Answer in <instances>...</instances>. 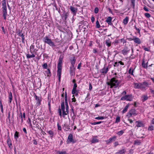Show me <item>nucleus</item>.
Listing matches in <instances>:
<instances>
[{
  "mask_svg": "<svg viewBox=\"0 0 154 154\" xmlns=\"http://www.w3.org/2000/svg\"><path fill=\"white\" fill-rule=\"evenodd\" d=\"M124 131L121 130L117 133V134L119 136H121L124 133Z\"/></svg>",
  "mask_w": 154,
  "mask_h": 154,
  "instance_id": "obj_44",
  "label": "nucleus"
},
{
  "mask_svg": "<svg viewBox=\"0 0 154 154\" xmlns=\"http://www.w3.org/2000/svg\"><path fill=\"white\" fill-rule=\"evenodd\" d=\"M2 6L3 17L4 19L5 20H6V19L7 12L5 0H3L2 1Z\"/></svg>",
  "mask_w": 154,
  "mask_h": 154,
  "instance_id": "obj_3",
  "label": "nucleus"
},
{
  "mask_svg": "<svg viewBox=\"0 0 154 154\" xmlns=\"http://www.w3.org/2000/svg\"><path fill=\"white\" fill-rule=\"evenodd\" d=\"M135 0H131V6L133 9H134Z\"/></svg>",
  "mask_w": 154,
  "mask_h": 154,
  "instance_id": "obj_36",
  "label": "nucleus"
},
{
  "mask_svg": "<svg viewBox=\"0 0 154 154\" xmlns=\"http://www.w3.org/2000/svg\"><path fill=\"white\" fill-rule=\"evenodd\" d=\"M129 106V104L125 106V107L124 108L123 111H122V113H125L127 112Z\"/></svg>",
  "mask_w": 154,
  "mask_h": 154,
  "instance_id": "obj_24",
  "label": "nucleus"
},
{
  "mask_svg": "<svg viewBox=\"0 0 154 154\" xmlns=\"http://www.w3.org/2000/svg\"><path fill=\"white\" fill-rule=\"evenodd\" d=\"M47 133L50 135L51 137L52 138L54 135V132L51 130L48 131Z\"/></svg>",
  "mask_w": 154,
  "mask_h": 154,
  "instance_id": "obj_23",
  "label": "nucleus"
},
{
  "mask_svg": "<svg viewBox=\"0 0 154 154\" xmlns=\"http://www.w3.org/2000/svg\"><path fill=\"white\" fill-rule=\"evenodd\" d=\"M63 128L64 130L67 131L70 129V126L69 125H67L66 124H65L63 125Z\"/></svg>",
  "mask_w": 154,
  "mask_h": 154,
  "instance_id": "obj_22",
  "label": "nucleus"
},
{
  "mask_svg": "<svg viewBox=\"0 0 154 154\" xmlns=\"http://www.w3.org/2000/svg\"><path fill=\"white\" fill-rule=\"evenodd\" d=\"M71 142L72 143H73L75 142L74 140L72 135V134H70L69 135L67 140V143H70Z\"/></svg>",
  "mask_w": 154,
  "mask_h": 154,
  "instance_id": "obj_7",
  "label": "nucleus"
},
{
  "mask_svg": "<svg viewBox=\"0 0 154 154\" xmlns=\"http://www.w3.org/2000/svg\"><path fill=\"white\" fill-rule=\"evenodd\" d=\"M118 78V76L117 75H115L113 78L111 79L109 82H107V85H110V88H112L113 87H114V88H116L119 87H120L121 86L120 85H119L120 82L116 79Z\"/></svg>",
  "mask_w": 154,
  "mask_h": 154,
  "instance_id": "obj_1",
  "label": "nucleus"
},
{
  "mask_svg": "<svg viewBox=\"0 0 154 154\" xmlns=\"http://www.w3.org/2000/svg\"><path fill=\"white\" fill-rule=\"evenodd\" d=\"M7 143L8 145L9 146V147L10 148V146L12 145V143H11V140L9 137L8 139Z\"/></svg>",
  "mask_w": 154,
  "mask_h": 154,
  "instance_id": "obj_35",
  "label": "nucleus"
},
{
  "mask_svg": "<svg viewBox=\"0 0 154 154\" xmlns=\"http://www.w3.org/2000/svg\"><path fill=\"white\" fill-rule=\"evenodd\" d=\"M132 114H131V113L129 111L127 113V116L128 118H130L132 116Z\"/></svg>",
  "mask_w": 154,
  "mask_h": 154,
  "instance_id": "obj_53",
  "label": "nucleus"
},
{
  "mask_svg": "<svg viewBox=\"0 0 154 154\" xmlns=\"http://www.w3.org/2000/svg\"><path fill=\"white\" fill-rule=\"evenodd\" d=\"M34 45H32L30 47V51L34 50Z\"/></svg>",
  "mask_w": 154,
  "mask_h": 154,
  "instance_id": "obj_51",
  "label": "nucleus"
},
{
  "mask_svg": "<svg viewBox=\"0 0 154 154\" xmlns=\"http://www.w3.org/2000/svg\"><path fill=\"white\" fill-rule=\"evenodd\" d=\"M79 23L81 25H86L88 23V22L86 21H84V20H83L79 22Z\"/></svg>",
  "mask_w": 154,
  "mask_h": 154,
  "instance_id": "obj_38",
  "label": "nucleus"
},
{
  "mask_svg": "<svg viewBox=\"0 0 154 154\" xmlns=\"http://www.w3.org/2000/svg\"><path fill=\"white\" fill-rule=\"evenodd\" d=\"M116 136H113L112 137L110 138L109 139L107 140L106 141V143L108 144L112 141H114L116 140Z\"/></svg>",
  "mask_w": 154,
  "mask_h": 154,
  "instance_id": "obj_11",
  "label": "nucleus"
},
{
  "mask_svg": "<svg viewBox=\"0 0 154 154\" xmlns=\"http://www.w3.org/2000/svg\"><path fill=\"white\" fill-rule=\"evenodd\" d=\"M136 126L137 127H143L144 126V125L143 122L140 121H137L136 122Z\"/></svg>",
  "mask_w": 154,
  "mask_h": 154,
  "instance_id": "obj_10",
  "label": "nucleus"
},
{
  "mask_svg": "<svg viewBox=\"0 0 154 154\" xmlns=\"http://www.w3.org/2000/svg\"><path fill=\"white\" fill-rule=\"evenodd\" d=\"M76 61V58L75 57H71L70 58V62L71 64V66H74L75 64Z\"/></svg>",
  "mask_w": 154,
  "mask_h": 154,
  "instance_id": "obj_13",
  "label": "nucleus"
},
{
  "mask_svg": "<svg viewBox=\"0 0 154 154\" xmlns=\"http://www.w3.org/2000/svg\"><path fill=\"white\" fill-rule=\"evenodd\" d=\"M70 9L71 11L73 14L75 16L77 11V9L71 6L70 7Z\"/></svg>",
  "mask_w": 154,
  "mask_h": 154,
  "instance_id": "obj_12",
  "label": "nucleus"
},
{
  "mask_svg": "<svg viewBox=\"0 0 154 154\" xmlns=\"http://www.w3.org/2000/svg\"><path fill=\"white\" fill-rule=\"evenodd\" d=\"M42 67L44 69H46L48 65L47 63H44L42 66Z\"/></svg>",
  "mask_w": 154,
  "mask_h": 154,
  "instance_id": "obj_50",
  "label": "nucleus"
},
{
  "mask_svg": "<svg viewBox=\"0 0 154 154\" xmlns=\"http://www.w3.org/2000/svg\"><path fill=\"white\" fill-rule=\"evenodd\" d=\"M35 100L37 101V104L38 105H40L41 104V98H40L39 97L37 96L36 95H35L34 96Z\"/></svg>",
  "mask_w": 154,
  "mask_h": 154,
  "instance_id": "obj_15",
  "label": "nucleus"
},
{
  "mask_svg": "<svg viewBox=\"0 0 154 154\" xmlns=\"http://www.w3.org/2000/svg\"><path fill=\"white\" fill-rule=\"evenodd\" d=\"M133 97L131 94L126 95L122 96L120 99L121 100H126L127 101H131L132 100Z\"/></svg>",
  "mask_w": 154,
  "mask_h": 154,
  "instance_id": "obj_5",
  "label": "nucleus"
},
{
  "mask_svg": "<svg viewBox=\"0 0 154 154\" xmlns=\"http://www.w3.org/2000/svg\"><path fill=\"white\" fill-rule=\"evenodd\" d=\"M144 15L146 16V17L147 18H149L151 16L150 14L148 13H145L144 14Z\"/></svg>",
  "mask_w": 154,
  "mask_h": 154,
  "instance_id": "obj_49",
  "label": "nucleus"
},
{
  "mask_svg": "<svg viewBox=\"0 0 154 154\" xmlns=\"http://www.w3.org/2000/svg\"><path fill=\"white\" fill-rule=\"evenodd\" d=\"M75 69L74 66H71L70 67L69 72L71 76L75 75Z\"/></svg>",
  "mask_w": 154,
  "mask_h": 154,
  "instance_id": "obj_8",
  "label": "nucleus"
},
{
  "mask_svg": "<svg viewBox=\"0 0 154 154\" xmlns=\"http://www.w3.org/2000/svg\"><path fill=\"white\" fill-rule=\"evenodd\" d=\"M26 57L27 59L30 58L35 57V56L34 54H26Z\"/></svg>",
  "mask_w": 154,
  "mask_h": 154,
  "instance_id": "obj_25",
  "label": "nucleus"
},
{
  "mask_svg": "<svg viewBox=\"0 0 154 154\" xmlns=\"http://www.w3.org/2000/svg\"><path fill=\"white\" fill-rule=\"evenodd\" d=\"M148 82L146 81L143 82L142 83H140V89H144L146 87H147L148 85Z\"/></svg>",
  "mask_w": 154,
  "mask_h": 154,
  "instance_id": "obj_9",
  "label": "nucleus"
},
{
  "mask_svg": "<svg viewBox=\"0 0 154 154\" xmlns=\"http://www.w3.org/2000/svg\"><path fill=\"white\" fill-rule=\"evenodd\" d=\"M99 11V9L98 8L96 7L94 9V12L95 14H97Z\"/></svg>",
  "mask_w": 154,
  "mask_h": 154,
  "instance_id": "obj_54",
  "label": "nucleus"
},
{
  "mask_svg": "<svg viewBox=\"0 0 154 154\" xmlns=\"http://www.w3.org/2000/svg\"><path fill=\"white\" fill-rule=\"evenodd\" d=\"M95 119L98 120H102L104 119V117L103 116H98L95 118Z\"/></svg>",
  "mask_w": 154,
  "mask_h": 154,
  "instance_id": "obj_46",
  "label": "nucleus"
},
{
  "mask_svg": "<svg viewBox=\"0 0 154 154\" xmlns=\"http://www.w3.org/2000/svg\"><path fill=\"white\" fill-rule=\"evenodd\" d=\"M98 51V50L97 49L94 48L93 50V52L94 53L96 54L97 53Z\"/></svg>",
  "mask_w": 154,
  "mask_h": 154,
  "instance_id": "obj_56",
  "label": "nucleus"
},
{
  "mask_svg": "<svg viewBox=\"0 0 154 154\" xmlns=\"http://www.w3.org/2000/svg\"><path fill=\"white\" fill-rule=\"evenodd\" d=\"M148 62L146 63H145L144 59H143L142 61V66L144 68L146 69L148 67Z\"/></svg>",
  "mask_w": 154,
  "mask_h": 154,
  "instance_id": "obj_17",
  "label": "nucleus"
},
{
  "mask_svg": "<svg viewBox=\"0 0 154 154\" xmlns=\"http://www.w3.org/2000/svg\"><path fill=\"white\" fill-rule=\"evenodd\" d=\"M71 109L70 110V112H71V114H72V113L73 114V115H72V116H73L74 115V109H73V107H72V106H71ZM72 116V114H71V116Z\"/></svg>",
  "mask_w": 154,
  "mask_h": 154,
  "instance_id": "obj_42",
  "label": "nucleus"
},
{
  "mask_svg": "<svg viewBox=\"0 0 154 154\" xmlns=\"http://www.w3.org/2000/svg\"><path fill=\"white\" fill-rule=\"evenodd\" d=\"M103 122V121H102V122L100 121V122H93V123L90 122V123L91 125H95L96 124H100Z\"/></svg>",
  "mask_w": 154,
  "mask_h": 154,
  "instance_id": "obj_39",
  "label": "nucleus"
},
{
  "mask_svg": "<svg viewBox=\"0 0 154 154\" xmlns=\"http://www.w3.org/2000/svg\"><path fill=\"white\" fill-rule=\"evenodd\" d=\"M58 111L59 112V116L61 117L62 116L61 109L60 108H59L58 110Z\"/></svg>",
  "mask_w": 154,
  "mask_h": 154,
  "instance_id": "obj_55",
  "label": "nucleus"
},
{
  "mask_svg": "<svg viewBox=\"0 0 154 154\" xmlns=\"http://www.w3.org/2000/svg\"><path fill=\"white\" fill-rule=\"evenodd\" d=\"M63 59V58H62L61 57H59L57 64V75L58 77V80L59 82H60V81Z\"/></svg>",
  "mask_w": 154,
  "mask_h": 154,
  "instance_id": "obj_2",
  "label": "nucleus"
},
{
  "mask_svg": "<svg viewBox=\"0 0 154 154\" xmlns=\"http://www.w3.org/2000/svg\"><path fill=\"white\" fill-rule=\"evenodd\" d=\"M12 94L11 92H10L9 94V103H11V102L12 100Z\"/></svg>",
  "mask_w": 154,
  "mask_h": 154,
  "instance_id": "obj_26",
  "label": "nucleus"
},
{
  "mask_svg": "<svg viewBox=\"0 0 154 154\" xmlns=\"http://www.w3.org/2000/svg\"><path fill=\"white\" fill-rule=\"evenodd\" d=\"M130 51V49H128L127 47H125L122 50V53L124 55H126Z\"/></svg>",
  "mask_w": 154,
  "mask_h": 154,
  "instance_id": "obj_16",
  "label": "nucleus"
},
{
  "mask_svg": "<svg viewBox=\"0 0 154 154\" xmlns=\"http://www.w3.org/2000/svg\"><path fill=\"white\" fill-rule=\"evenodd\" d=\"M120 120V118L119 116H117L116 119V123L119 122Z\"/></svg>",
  "mask_w": 154,
  "mask_h": 154,
  "instance_id": "obj_52",
  "label": "nucleus"
},
{
  "mask_svg": "<svg viewBox=\"0 0 154 154\" xmlns=\"http://www.w3.org/2000/svg\"><path fill=\"white\" fill-rule=\"evenodd\" d=\"M126 94V92L125 91H123L121 94L122 95H124V96Z\"/></svg>",
  "mask_w": 154,
  "mask_h": 154,
  "instance_id": "obj_64",
  "label": "nucleus"
},
{
  "mask_svg": "<svg viewBox=\"0 0 154 154\" xmlns=\"http://www.w3.org/2000/svg\"><path fill=\"white\" fill-rule=\"evenodd\" d=\"M100 26L99 24V23L98 20H97L96 22V27L97 28H100Z\"/></svg>",
  "mask_w": 154,
  "mask_h": 154,
  "instance_id": "obj_41",
  "label": "nucleus"
},
{
  "mask_svg": "<svg viewBox=\"0 0 154 154\" xmlns=\"http://www.w3.org/2000/svg\"><path fill=\"white\" fill-rule=\"evenodd\" d=\"M17 33V35H18L19 36L21 37V38L24 36V35L22 33V30H20V29H18Z\"/></svg>",
  "mask_w": 154,
  "mask_h": 154,
  "instance_id": "obj_20",
  "label": "nucleus"
},
{
  "mask_svg": "<svg viewBox=\"0 0 154 154\" xmlns=\"http://www.w3.org/2000/svg\"><path fill=\"white\" fill-rule=\"evenodd\" d=\"M68 114H67V112H66V111H62V116L63 118H64L65 116L67 115Z\"/></svg>",
  "mask_w": 154,
  "mask_h": 154,
  "instance_id": "obj_45",
  "label": "nucleus"
},
{
  "mask_svg": "<svg viewBox=\"0 0 154 154\" xmlns=\"http://www.w3.org/2000/svg\"><path fill=\"white\" fill-rule=\"evenodd\" d=\"M57 153H58L59 154H69L66 153V151L62 152L60 151H58Z\"/></svg>",
  "mask_w": 154,
  "mask_h": 154,
  "instance_id": "obj_47",
  "label": "nucleus"
},
{
  "mask_svg": "<svg viewBox=\"0 0 154 154\" xmlns=\"http://www.w3.org/2000/svg\"><path fill=\"white\" fill-rule=\"evenodd\" d=\"M134 69H132V68L131 67L128 70V73L129 74H131V75L134 76V74H133V72H134Z\"/></svg>",
  "mask_w": 154,
  "mask_h": 154,
  "instance_id": "obj_34",
  "label": "nucleus"
},
{
  "mask_svg": "<svg viewBox=\"0 0 154 154\" xmlns=\"http://www.w3.org/2000/svg\"><path fill=\"white\" fill-rule=\"evenodd\" d=\"M126 40L123 38H122L121 39H120V42L121 43H122V42L123 44H124L125 43H126Z\"/></svg>",
  "mask_w": 154,
  "mask_h": 154,
  "instance_id": "obj_48",
  "label": "nucleus"
},
{
  "mask_svg": "<svg viewBox=\"0 0 154 154\" xmlns=\"http://www.w3.org/2000/svg\"><path fill=\"white\" fill-rule=\"evenodd\" d=\"M133 39L134 42L136 44H139L141 43L140 39L136 37H133Z\"/></svg>",
  "mask_w": 154,
  "mask_h": 154,
  "instance_id": "obj_14",
  "label": "nucleus"
},
{
  "mask_svg": "<svg viewBox=\"0 0 154 154\" xmlns=\"http://www.w3.org/2000/svg\"><path fill=\"white\" fill-rule=\"evenodd\" d=\"M98 142V140L95 137L93 138L91 141L92 143H94Z\"/></svg>",
  "mask_w": 154,
  "mask_h": 154,
  "instance_id": "obj_40",
  "label": "nucleus"
},
{
  "mask_svg": "<svg viewBox=\"0 0 154 154\" xmlns=\"http://www.w3.org/2000/svg\"><path fill=\"white\" fill-rule=\"evenodd\" d=\"M143 9L146 11L148 12L149 11V10L148 8L145 6L144 7H143Z\"/></svg>",
  "mask_w": 154,
  "mask_h": 154,
  "instance_id": "obj_62",
  "label": "nucleus"
},
{
  "mask_svg": "<svg viewBox=\"0 0 154 154\" xmlns=\"http://www.w3.org/2000/svg\"><path fill=\"white\" fill-rule=\"evenodd\" d=\"M134 87L136 88H140V83H134Z\"/></svg>",
  "mask_w": 154,
  "mask_h": 154,
  "instance_id": "obj_29",
  "label": "nucleus"
},
{
  "mask_svg": "<svg viewBox=\"0 0 154 154\" xmlns=\"http://www.w3.org/2000/svg\"><path fill=\"white\" fill-rule=\"evenodd\" d=\"M46 73L47 74V76H51V72L49 69H48L47 71H46Z\"/></svg>",
  "mask_w": 154,
  "mask_h": 154,
  "instance_id": "obj_37",
  "label": "nucleus"
},
{
  "mask_svg": "<svg viewBox=\"0 0 154 154\" xmlns=\"http://www.w3.org/2000/svg\"><path fill=\"white\" fill-rule=\"evenodd\" d=\"M92 89V86L91 83H89V89L90 91H91Z\"/></svg>",
  "mask_w": 154,
  "mask_h": 154,
  "instance_id": "obj_63",
  "label": "nucleus"
},
{
  "mask_svg": "<svg viewBox=\"0 0 154 154\" xmlns=\"http://www.w3.org/2000/svg\"><path fill=\"white\" fill-rule=\"evenodd\" d=\"M128 21V17H126L123 20V23L125 25H126L127 24Z\"/></svg>",
  "mask_w": 154,
  "mask_h": 154,
  "instance_id": "obj_33",
  "label": "nucleus"
},
{
  "mask_svg": "<svg viewBox=\"0 0 154 154\" xmlns=\"http://www.w3.org/2000/svg\"><path fill=\"white\" fill-rule=\"evenodd\" d=\"M69 15V13L68 12H66L65 11L63 12L61 15V17L64 22H66V20Z\"/></svg>",
  "mask_w": 154,
  "mask_h": 154,
  "instance_id": "obj_6",
  "label": "nucleus"
},
{
  "mask_svg": "<svg viewBox=\"0 0 154 154\" xmlns=\"http://www.w3.org/2000/svg\"><path fill=\"white\" fill-rule=\"evenodd\" d=\"M141 97L142 98V101L143 102H144V101L147 100L148 98V97L147 95H143Z\"/></svg>",
  "mask_w": 154,
  "mask_h": 154,
  "instance_id": "obj_27",
  "label": "nucleus"
},
{
  "mask_svg": "<svg viewBox=\"0 0 154 154\" xmlns=\"http://www.w3.org/2000/svg\"><path fill=\"white\" fill-rule=\"evenodd\" d=\"M43 41L45 43L48 44L53 48L55 47V46L54 42H52L51 39L49 38L47 36H46L43 38Z\"/></svg>",
  "mask_w": 154,
  "mask_h": 154,
  "instance_id": "obj_4",
  "label": "nucleus"
},
{
  "mask_svg": "<svg viewBox=\"0 0 154 154\" xmlns=\"http://www.w3.org/2000/svg\"><path fill=\"white\" fill-rule=\"evenodd\" d=\"M76 91H76V89H74V90L73 89L72 90V94H74L75 93Z\"/></svg>",
  "mask_w": 154,
  "mask_h": 154,
  "instance_id": "obj_59",
  "label": "nucleus"
},
{
  "mask_svg": "<svg viewBox=\"0 0 154 154\" xmlns=\"http://www.w3.org/2000/svg\"><path fill=\"white\" fill-rule=\"evenodd\" d=\"M112 20V17H109L106 20V22L108 24L111 25L112 24V23L111 22Z\"/></svg>",
  "mask_w": 154,
  "mask_h": 154,
  "instance_id": "obj_18",
  "label": "nucleus"
},
{
  "mask_svg": "<svg viewBox=\"0 0 154 154\" xmlns=\"http://www.w3.org/2000/svg\"><path fill=\"white\" fill-rule=\"evenodd\" d=\"M125 152V150L124 149H122L120 150L119 152H117L115 154H124Z\"/></svg>",
  "mask_w": 154,
  "mask_h": 154,
  "instance_id": "obj_32",
  "label": "nucleus"
},
{
  "mask_svg": "<svg viewBox=\"0 0 154 154\" xmlns=\"http://www.w3.org/2000/svg\"><path fill=\"white\" fill-rule=\"evenodd\" d=\"M149 131H152L154 130V127L153 125L149 126L148 128Z\"/></svg>",
  "mask_w": 154,
  "mask_h": 154,
  "instance_id": "obj_43",
  "label": "nucleus"
},
{
  "mask_svg": "<svg viewBox=\"0 0 154 154\" xmlns=\"http://www.w3.org/2000/svg\"><path fill=\"white\" fill-rule=\"evenodd\" d=\"M19 132L17 131H16L14 134V137L16 141H17V139L19 138Z\"/></svg>",
  "mask_w": 154,
  "mask_h": 154,
  "instance_id": "obj_21",
  "label": "nucleus"
},
{
  "mask_svg": "<svg viewBox=\"0 0 154 154\" xmlns=\"http://www.w3.org/2000/svg\"><path fill=\"white\" fill-rule=\"evenodd\" d=\"M57 125L58 130H61V127L60 125L58 123H57Z\"/></svg>",
  "mask_w": 154,
  "mask_h": 154,
  "instance_id": "obj_57",
  "label": "nucleus"
},
{
  "mask_svg": "<svg viewBox=\"0 0 154 154\" xmlns=\"http://www.w3.org/2000/svg\"><path fill=\"white\" fill-rule=\"evenodd\" d=\"M149 90H150V91L153 94L152 96L153 97H154V90H152L151 89H150Z\"/></svg>",
  "mask_w": 154,
  "mask_h": 154,
  "instance_id": "obj_58",
  "label": "nucleus"
},
{
  "mask_svg": "<svg viewBox=\"0 0 154 154\" xmlns=\"http://www.w3.org/2000/svg\"><path fill=\"white\" fill-rule=\"evenodd\" d=\"M106 44L108 47L111 46V42L110 41L109 39L106 40Z\"/></svg>",
  "mask_w": 154,
  "mask_h": 154,
  "instance_id": "obj_30",
  "label": "nucleus"
},
{
  "mask_svg": "<svg viewBox=\"0 0 154 154\" xmlns=\"http://www.w3.org/2000/svg\"><path fill=\"white\" fill-rule=\"evenodd\" d=\"M129 112L132 114V115H136L137 114L136 113V110L135 109L132 108L131 109L130 111Z\"/></svg>",
  "mask_w": 154,
  "mask_h": 154,
  "instance_id": "obj_31",
  "label": "nucleus"
},
{
  "mask_svg": "<svg viewBox=\"0 0 154 154\" xmlns=\"http://www.w3.org/2000/svg\"><path fill=\"white\" fill-rule=\"evenodd\" d=\"M61 110L63 111H65V107L64 105V100H63L62 102L61 103Z\"/></svg>",
  "mask_w": 154,
  "mask_h": 154,
  "instance_id": "obj_28",
  "label": "nucleus"
},
{
  "mask_svg": "<svg viewBox=\"0 0 154 154\" xmlns=\"http://www.w3.org/2000/svg\"><path fill=\"white\" fill-rule=\"evenodd\" d=\"M108 67H104L101 70V72L103 74H106V73L108 71Z\"/></svg>",
  "mask_w": 154,
  "mask_h": 154,
  "instance_id": "obj_19",
  "label": "nucleus"
},
{
  "mask_svg": "<svg viewBox=\"0 0 154 154\" xmlns=\"http://www.w3.org/2000/svg\"><path fill=\"white\" fill-rule=\"evenodd\" d=\"M115 43H116V44H118L119 43H120V39L116 40L115 41Z\"/></svg>",
  "mask_w": 154,
  "mask_h": 154,
  "instance_id": "obj_61",
  "label": "nucleus"
},
{
  "mask_svg": "<svg viewBox=\"0 0 154 154\" xmlns=\"http://www.w3.org/2000/svg\"><path fill=\"white\" fill-rule=\"evenodd\" d=\"M77 87V85L76 83H75L74 84L73 87V89L74 90V89L76 90V88Z\"/></svg>",
  "mask_w": 154,
  "mask_h": 154,
  "instance_id": "obj_60",
  "label": "nucleus"
}]
</instances>
